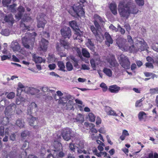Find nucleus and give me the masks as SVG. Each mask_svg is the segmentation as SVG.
<instances>
[{
  "label": "nucleus",
  "mask_w": 158,
  "mask_h": 158,
  "mask_svg": "<svg viewBox=\"0 0 158 158\" xmlns=\"http://www.w3.org/2000/svg\"><path fill=\"white\" fill-rule=\"evenodd\" d=\"M16 124L20 128L23 127L24 126V122L23 120L19 119L16 121Z\"/></svg>",
  "instance_id": "obj_45"
},
{
  "label": "nucleus",
  "mask_w": 158,
  "mask_h": 158,
  "mask_svg": "<svg viewBox=\"0 0 158 158\" xmlns=\"http://www.w3.org/2000/svg\"><path fill=\"white\" fill-rule=\"evenodd\" d=\"M57 65L59 67V69L61 71L65 72V65L63 62L61 61H58Z\"/></svg>",
  "instance_id": "obj_39"
},
{
  "label": "nucleus",
  "mask_w": 158,
  "mask_h": 158,
  "mask_svg": "<svg viewBox=\"0 0 158 158\" xmlns=\"http://www.w3.org/2000/svg\"><path fill=\"white\" fill-rule=\"evenodd\" d=\"M136 4L139 6H143L144 4V0H135Z\"/></svg>",
  "instance_id": "obj_54"
},
{
  "label": "nucleus",
  "mask_w": 158,
  "mask_h": 158,
  "mask_svg": "<svg viewBox=\"0 0 158 158\" xmlns=\"http://www.w3.org/2000/svg\"><path fill=\"white\" fill-rule=\"evenodd\" d=\"M121 66L125 69H129L130 64L128 58L124 55H122L118 57Z\"/></svg>",
  "instance_id": "obj_5"
},
{
  "label": "nucleus",
  "mask_w": 158,
  "mask_h": 158,
  "mask_svg": "<svg viewBox=\"0 0 158 158\" xmlns=\"http://www.w3.org/2000/svg\"><path fill=\"white\" fill-rule=\"evenodd\" d=\"M138 117L140 121H145L147 118V114L143 111H140L138 114Z\"/></svg>",
  "instance_id": "obj_27"
},
{
  "label": "nucleus",
  "mask_w": 158,
  "mask_h": 158,
  "mask_svg": "<svg viewBox=\"0 0 158 158\" xmlns=\"http://www.w3.org/2000/svg\"><path fill=\"white\" fill-rule=\"evenodd\" d=\"M69 25L70 27L74 30L76 31H79L78 27L77 24L76 22L75 21H73L69 22Z\"/></svg>",
  "instance_id": "obj_30"
},
{
  "label": "nucleus",
  "mask_w": 158,
  "mask_h": 158,
  "mask_svg": "<svg viewBox=\"0 0 158 158\" xmlns=\"http://www.w3.org/2000/svg\"><path fill=\"white\" fill-rule=\"evenodd\" d=\"M48 40L42 38L40 43V46L41 49L43 51H46L48 48Z\"/></svg>",
  "instance_id": "obj_14"
},
{
  "label": "nucleus",
  "mask_w": 158,
  "mask_h": 158,
  "mask_svg": "<svg viewBox=\"0 0 158 158\" xmlns=\"http://www.w3.org/2000/svg\"><path fill=\"white\" fill-rule=\"evenodd\" d=\"M88 117L90 121L94 122L95 121L96 116L93 113H89Z\"/></svg>",
  "instance_id": "obj_47"
},
{
  "label": "nucleus",
  "mask_w": 158,
  "mask_h": 158,
  "mask_svg": "<svg viewBox=\"0 0 158 158\" xmlns=\"http://www.w3.org/2000/svg\"><path fill=\"white\" fill-rule=\"evenodd\" d=\"M62 135L63 139L67 141L69 140L73 135V132L70 128H64L62 130Z\"/></svg>",
  "instance_id": "obj_6"
},
{
  "label": "nucleus",
  "mask_w": 158,
  "mask_h": 158,
  "mask_svg": "<svg viewBox=\"0 0 158 158\" xmlns=\"http://www.w3.org/2000/svg\"><path fill=\"white\" fill-rule=\"evenodd\" d=\"M74 49L76 50L77 52L78 55L80 57L81 59L83 61H85V63H88L89 62L88 60H85V58H84L82 56L81 52V50L79 48H75Z\"/></svg>",
  "instance_id": "obj_36"
},
{
  "label": "nucleus",
  "mask_w": 158,
  "mask_h": 158,
  "mask_svg": "<svg viewBox=\"0 0 158 158\" xmlns=\"http://www.w3.org/2000/svg\"><path fill=\"white\" fill-rule=\"evenodd\" d=\"M16 6V4H13L12 5L10 6L8 5L7 6L6 8L8 9L10 11L12 12H14L15 11V7Z\"/></svg>",
  "instance_id": "obj_46"
},
{
  "label": "nucleus",
  "mask_w": 158,
  "mask_h": 158,
  "mask_svg": "<svg viewBox=\"0 0 158 158\" xmlns=\"http://www.w3.org/2000/svg\"><path fill=\"white\" fill-rule=\"evenodd\" d=\"M61 46H60L58 44H57L56 49L58 52V53L60 54L64 50V48L67 49H69L71 48L70 44L64 39H61L60 41Z\"/></svg>",
  "instance_id": "obj_4"
},
{
  "label": "nucleus",
  "mask_w": 158,
  "mask_h": 158,
  "mask_svg": "<svg viewBox=\"0 0 158 158\" xmlns=\"http://www.w3.org/2000/svg\"><path fill=\"white\" fill-rule=\"evenodd\" d=\"M20 26L21 29L23 31H25L26 30L29 31L30 30V27H29L26 26L24 23H21Z\"/></svg>",
  "instance_id": "obj_49"
},
{
  "label": "nucleus",
  "mask_w": 158,
  "mask_h": 158,
  "mask_svg": "<svg viewBox=\"0 0 158 158\" xmlns=\"http://www.w3.org/2000/svg\"><path fill=\"white\" fill-rule=\"evenodd\" d=\"M118 11L121 16L127 18L130 14H136L139 10L135 4L131 1L123 0L119 2Z\"/></svg>",
  "instance_id": "obj_2"
},
{
  "label": "nucleus",
  "mask_w": 158,
  "mask_h": 158,
  "mask_svg": "<svg viewBox=\"0 0 158 158\" xmlns=\"http://www.w3.org/2000/svg\"><path fill=\"white\" fill-rule=\"evenodd\" d=\"M90 138L93 140H96L99 139V136L96 134L92 133L91 134Z\"/></svg>",
  "instance_id": "obj_62"
},
{
  "label": "nucleus",
  "mask_w": 158,
  "mask_h": 158,
  "mask_svg": "<svg viewBox=\"0 0 158 158\" xmlns=\"http://www.w3.org/2000/svg\"><path fill=\"white\" fill-rule=\"evenodd\" d=\"M69 100L66 96H65L62 98H60L58 101V103L60 104H61L64 106L66 104Z\"/></svg>",
  "instance_id": "obj_28"
},
{
  "label": "nucleus",
  "mask_w": 158,
  "mask_h": 158,
  "mask_svg": "<svg viewBox=\"0 0 158 158\" xmlns=\"http://www.w3.org/2000/svg\"><path fill=\"white\" fill-rule=\"evenodd\" d=\"M52 151H54V155L55 158H58V157H62L64 156V154L62 152H59L60 151H56L55 150H54Z\"/></svg>",
  "instance_id": "obj_33"
},
{
  "label": "nucleus",
  "mask_w": 158,
  "mask_h": 158,
  "mask_svg": "<svg viewBox=\"0 0 158 158\" xmlns=\"http://www.w3.org/2000/svg\"><path fill=\"white\" fill-rule=\"evenodd\" d=\"M1 33L2 35L6 36L9 35L10 34L8 30L7 29H2Z\"/></svg>",
  "instance_id": "obj_55"
},
{
  "label": "nucleus",
  "mask_w": 158,
  "mask_h": 158,
  "mask_svg": "<svg viewBox=\"0 0 158 158\" xmlns=\"http://www.w3.org/2000/svg\"><path fill=\"white\" fill-rule=\"evenodd\" d=\"M74 103L72 100H69L66 104V106L67 109L72 110L73 107Z\"/></svg>",
  "instance_id": "obj_40"
},
{
  "label": "nucleus",
  "mask_w": 158,
  "mask_h": 158,
  "mask_svg": "<svg viewBox=\"0 0 158 158\" xmlns=\"http://www.w3.org/2000/svg\"><path fill=\"white\" fill-rule=\"evenodd\" d=\"M80 31H76L74 35V40H78V41L81 42L82 41V40L81 38V35L79 32Z\"/></svg>",
  "instance_id": "obj_31"
},
{
  "label": "nucleus",
  "mask_w": 158,
  "mask_h": 158,
  "mask_svg": "<svg viewBox=\"0 0 158 158\" xmlns=\"http://www.w3.org/2000/svg\"><path fill=\"white\" fill-rule=\"evenodd\" d=\"M94 18L95 19L94 21H99L101 23L105 22V20L103 18H102L99 16L97 14H95L94 16Z\"/></svg>",
  "instance_id": "obj_42"
},
{
  "label": "nucleus",
  "mask_w": 158,
  "mask_h": 158,
  "mask_svg": "<svg viewBox=\"0 0 158 158\" xmlns=\"http://www.w3.org/2000/svg\"><path fill=\"white\" fill-rule=\"evenodd\" d=\"M104 109L108 115L115 116H117V114L115 111L113 110L109 106H105L104 107Z\"/></svg>",
  "instance_id": "obj_15"
},
{
  "label": "nucleus",
  "mask_w": 158,
  "mask_h": 158,
  "mask_svg": "<svg viewBox=\"0 0 158 158\" xmlns=\"http://www.w3.org/2000/svg\"><path fill=\"white\" fill-rule=\"evenodd\" d=\"M16 108V105L13 103L10 104L6 107L5 113L6 115H10L14 112Z\"/></svg>",
  "instance_id": "obj_12"
},
{
  "label": "nucleus",
  "mask_w": 158,
  "mask_h": 158,
  "mask_svg": "<svg viewBox=\"0 0 158 158\" xmlns=\"http://www.w3.org/2000/svg\"><path fill=\"white\" fill-rule=\"evenodd\" d=\"M73 8L76 15L79 16H83L84 15L85 12L81 5L79 4L74 5Z\"/></svg>",
  "instance_id": "obj_8"
},
{
  "label": "nucleus",
  "mask_w": 158,
  "mask_h": 158,
  "mask_svg": "<svg viewBox=\"0 0 158 158\" xmlns=\"http://www.w3.org/2000/svg\"><path fill=\"white\" fill-rule=\"evenodd\" d=\"M82 53L83 56L87 58L90 57V54L88 51L85 49L83 48L82 49Z\"/></svg>",
  "instance_id": "obj_50"
},
{
  "label": "nucleus",
  "mask_w": 158,
  "mask_h": 158,
  "mask_svg": "<svg viewBox=\"0 0 158 158\" xmlns=\"http://www.w3.org/2000/svg\"><path fill=\"white\" fill-rule=\"evenodd\" d=\"M129 135V134L128 131L126 130H124L123 131L122 134L120 136V138L122 140H123L125 139L126 136Z\"/></svg>",
  "instance_id": "obj_43"
},
{
  "label": "nucleus",
  "mask_w": 158,
  "mask_h": 158,
  "mask_svg": "<svg viewBox=\"0 0 158 158\" xmlns=\"http://www.w3.org/2000/svg\"><path fill=\"white\" fill-rule=\"evenodd\" d=\"M86 46L89 48L91 51H93L94 50V45L93 43L90 40L88 39L86 43Z\"/></svg>",
  "instance_id": "obj_34"
},
{
  "label": "nucleus",
  "mask_w": 158,
  "mask_h": 158,
  "mask_svg": "<svg viewBox=\"0 0 158 158\" xmlns=\"http://www.w3.org/2000/svg\"><path fill=\"white\" fill-rule=\"evenodd\" d=\"M14 1L16 0H13ZM11 0H3L2 2L3 6L4 7H6L10 4L11 2Z\"/></svg>",
  "instance_id": "obj_58"
},
{
  "label": "nucleus",
  "mask_w": 158,
  "mask_h": 158,
  "mask_svg": "<svg viewBox=\"0 0 158 158\" xmlns=\"http://www.w3.org/2000/svg\"><path fill=\"white\" fill-rule=\"evenodd\" d=\"M11 55L9 54V55H3L1 57V60L2 61L11 58Z\"/></svg>",
  "instance_id": "obj_64"
},
{
  "label": "nucleus",
  "mask_w": 158,
  "mask_h": 158,
  "mask_svg": "<svg viewBox=\"0 0 158 158\" xmlns=\"http://www.w3.org/2000/svg\"><path fill=\"white\" fill-rule=\"evenodd\" d=\"M61 35L65 38H68L69 39L70 37L71 31L69 27L66 26L64 27L60 30Z\"/></svg>",
  "instance_id": "obj_9"
},
{
  "label": "nucleus",
  "mask_w": 158,
  "mask_h": 158,
  "mask_svg": "<svg viewBox=\"0 0 158 158\" xmlns=\"http://www.w3.org/2000/svg\"><path fill=\"white\" fill-rule=\"evenodd\" d=\"M94 154L100 158H110L109 154H107L106 152H98L96 148L93 149Z\"/></svg>",
  "instance_id": "obj_11"
},
{
  "label": "nucleus",
  "mask_w": 158,
  "mask_h": 158,
  "mask_svg": "<svg viewBox=\"0 0 158 158\" xmlns=\"http://www.w3.org/2000/svg\"><path fill=\"white\" fill-rule=\"evenodd\" d=\"M150 94L152 95L158 94V87L151 88L149 90Z\"/></svg>",
  "instance_id": "obj_51"
},
{
  "label": "nucleus",
  "mask_w": 158,
  "mask_h": 158,
  "mask_svg": "<svg viewBox=\"0 0 158 158\" xmlns=\"http://www.w3.org/2000/svg\"><path fill=\"white\" fill-rule=\"evenodd\" d=\"M117 29H118V31H119L122 34H124L125 33L124 29L122 28L120 25H118Z\"/></svg>",
  "instance_id": "obj_63"
},
{
  "label": "nucleus",
  "mask_w": 158,
  "mask_h": 158,
  "mask_svg": "<svg viewBox=\"0 0 158 158\" xmlns=\"http://www.w3.org/2000/svg\"><path fill=\"white\" fill-rule=\"evenodd\" d=\"M109 8L114 15H116L117 14V5L114 2L111 3L110 5Z\"/></svg>",
  "instance_id": "obj_25"
},
{
  "label": "nucleus",
  "mask_w": 158,
  "mask_h": 158,
  "mask_svg": "<svg viewBox=\"0 0 158 158\" xmlns=\"http://www.w3.org/2000/svg\"><path fill=\"white\" fill-rule=\"evenodd\" d=\"M52 145H53L54 150L56 151H60L62 149L61 144L58 141H55Z\"/></svg>",
  "instance_id": "obj_23"
},
{
  "label": "nucleus",
  "mask_w": 158,
  "mask_h": 158,
  "mask_svg": "<svg viewBox=\"0 0 158 158\" xmlns=\"http://www.w3.org/2000/svg\"><path fill=\"white\" fill-rule=\"evenodd\" d=\"M45 15L43 14H41L37 16V26L38 28H44L47 23L44 17Z\"/></svg>",
  "instance_id": "obj_7"
},
{
  "label": "nucleus",
  "mask_w": 158,
  "mask_h": 158,
  "mask_svg": "<svg viewBox=\"0 0 158 158\" xmlns=\"http://www.w3.org/2000/svg\"><path fill=\"white\" fill-rule=\"evenodd\" d=\"M77 148L78 149H83L84 147V142L83 140L77 141L76 143Z\"/></svg>",
  "instance_id": "obj_41"
},
{
  "label": "nucleus",
  "mask_w": 158,
  "mask_h": 158,
  "mask_svg": "<svg viewBox=\"0 0 158 158\" xmlns=\"http://www.w3.org/2000/svg\"><path fill=\"white\" fill-rule=\"evenodd\" d=\"M25 92L29 93L32 95H35L39 93L40 90L33 87H26L25 88Z\"/></svg>",
  "instance_id": "obj_16"
},
{
  "label": "nucleus",
  "mask_w": 158,
  "mask_h": 158,
  "mask_svg": "<svg viewBox=\"0 0 158 158\" xmlns=\"http://www.w3.org/2000/svg\"><path fill=\"white\" fill-rule=\"evenodd\" d=\"M69 147L71 151L74 152L76 148H77V145L73 143H71L69 144Z\"/></svg>",
  "instance_id": "obj_59"
},
{
  "label": "nucleus",
  "mask_w": 158,
  "mask_h": 158,
  "mask_svg": "<svg viewBox=\"0 0 158 158\" xmlns=\"http://www.w3.org/2000/svg\"><path fill=\"white\" fill-rule=\"evenodd\" d=\"M103 72L107 76L109 77H110L112 75V72L110 69L104 68L103 69Z\"/></svg>",
  "instance_id": "obj_44"
},
{
  "label": "nucleus",
  "mask_w": 158,
  "mask_h": 158,
  "mask_svg": "<svg viewBox=\"0 0 158 158\" xmlns=\"http://www.w3.org/2000/svg\"><path fill=\"white\" fill-rule=\"evenodd\" d=\"M5 21L7 22L10 26H12L14 23L15 20L11 15H6L4 17Z\"/></svg>",
  "instance_id": "obj_20"
},
{
  "label": "nucleus",
  "mask_w": 158,
  "mask_h": 158,
  "mask_svg": "<svg viewBox=\"0 0 158 158\" xmlns=\"http://www.w3.org/2000/svg\"><path fill=\"white\" fill-rule=\"evenodd\" d=\"M37 107V105L35 102H32L28 106V108L27 110V114L30 115L31 113L32 110L33 109Z\"/></svg>",
  "instance_id": "obj_29"
},
{
  "label": "nucleus",
  "mask_w": 158,
  "mask_h": 158,
  "mask_svg": "<svg viewBox=\"0 0 158 158\" xmlns=\"http://www.w3.org/2000/svg\"><path fill=\"white\" fill-rule=\"evenodd\" d=\"M31 117L30 119H28V121L29 123V125L31 126H33L35 128L36 124L37 123L38 121L36 118L31 117V116L30 115Z\"/></svg>",
  "instance_id": "obj_26"
},
{
  "label": "nucleus",
  "mask_w": 158,
  "mask_h": 158,
  "mask_svg": "<svg viewBox=\"0 0 158 158\" xmlns=\"http://www.w3.org/2000/svg\"><path fill=\"white\" fill-rule=\"evenodd\" d=\"M17 13L15 15V17L18 20L20 19L23 16V15L24 11V9L23 7L19 6L17 9Z\"/></svg>",
  "instance_id": "obj_19"
},
{
  "label": "nucleus",
  "mask_w": 158,
  "mask_h": 158,
  "mask_svg": "<svg viewBox=\"0 0 158 158\" xmlns=\"http://www.w3.org/2000/svg\"><path fill=\"white\" fill-rule=\"evenodd\" d=\"M41 90L44 92H48L51 93L52 95H53L55 93V91L53 90L50 89L49 88L46 86H44L42 88Z\"/></svg>",
  "instance_id": "obj_35"
},
{
  "label": "nucleus",
  "mask_w": 158,
  "mask_h": 158,
  "mask_svg": "<svg viewBox=\"0 0 158 158\" xmlns=\"http://www.w3.org/2000/svg\"><path fill=\"white\" fill-rule=\"evenodd\" d=\"M90 29L91 31L95 36L97 40L101 42L104 40L103 36L101 33H98L97 30L93 26H90Z\"/></svg>",
  "instance_id": "obj_10"
},
{
  "label": "nucleus",
  "mask_w": 158,
  "mask_h": 158,
  "mask_svg": "<svg viewBox=\"0 0 158 158\" xmlns=\"http://www.w3.org/2000/svg\"><path fill=\"white\" fill-rule=\"evenodd\" d=\"M36 34L35 32L32 33H26V35L22 38V44L24 47L26 48H30L32 47Z\"/></svg>",
  "instance_id": "obj_3"
},
{
  "label": "nucleus",
  "mask_w": 158,
  "mask_h": 158,
  "mask_svg": "<svg viewBox=\"0 0 158 158\" xmlns=\"http://www.w3.org/2000/svg\"><path fill=\"white\" fill-rule=\"evenodd\" d=\"M127 39L128 42L132 44L131 46H128L125 44L126 40L123 38H118L117 40L116 44L123 51L136 52L138 51H143L148 48L147 43L143 39L135 37L133 40L131 36L128 35Z\"/></svg>",
  "instance_id": "obj_1"
},
{
  "label": "nucleus",
  "mask_w": 158,
  "mask_h": 158,
  "mask_svg": "<svg viewBox=\"0 0 158 158\" xmlns=\"http://www.w3.org/2000/svg\"><path fill=\"white\" fill-rule=\"evenodd\" d=\"M76 120L77 121L82 122L84 120L83 116L80 114H78L76 118Z\"/></svg>",
  "instance_id": "obj_60"
},
{
  "label": "nucleus",
  "mask_w": 158,
  "mask_h": 158,
  "mask_svg": "<svg viewBox=\"0 0 158 158\" xmlns=\"http://www.w3.org/2000/svg\"><path fill=\"white\" fill-rule=\"evenodd\" d=\"M27 101L26 98H24L21 96H20L16 98L15 102L17 105H20L22 102H25Z\"/></svg>",
  "instance_id": "obj_38"
},
{
  "label": "nucleus",
  "mask_w": 158,
  "mask_h": 158,
  "mask_svg": "<svg viewBox=\"0 0 158 158\" xmlns=\"http://www.w3.org/2000/svg\"><path fill=\"white\" fill-rule=\"evenodd\" d=\"M80 31H76L74 35V40H78V41L81 42L82 41V40L81 38V35L79 32Z\"/></svg>",
  "instance_id": "obj_32"
},
{
  "label": "nucleus",
  "mask_w": 158,
  "mask_h": 158,
  "mask_svg": "<svg viewBox=\"0 0 158 158\" xmlns=\"http://www.w3.org/2000/svg\"><path fill=\"white\" fill-rule=\"evenodd\" d=\"M32 60L35 63H40L45 62V60L44 59L42 58L41 57L36 56L35 54H32Z\"/></svg>",
  "instance_id": "obj_21"
},
{
  "label": "nucleus",
  "mask_w": 158,
  "mask_h": 158,
  "mask_svg": "<svg viewBox=\"0 0 158 158\" xmlns=\"http://www.w3.org/2000/svg\"><path fill=\"white\" fill-rule=\"evenodd\" d=\"M100 87L102 88L103 92H105L107 90V87L106 84L104 83H102L101 84Z\"/></svg>",
  "instance_id": "obj_56"
},
{
  "label": "nucleus",
  "mask_w": 158,
  "mask_h": 158,
  "mask_svg": "<svg viewBox=\"0 0 158 158\" xmlns=\"http://www.w3.org/2000/svg\"><path fill=\"white\" fill-rule=\"evenodd\" d=\"M109 90L112 93H117L120 90V87L116 85H111L109 88Z\"/></svg>",
  "instance_id": "obj_24"
},
{
  "label": "nucleus",
  "mask_w": 158,
  "mask_h": 158,
  "mask_svg": "<svg viewBox=\"0 0 158 158\" xmlns=\"http://www.w3.org/2000/svg\"><path fill=\"white\" fill-rule=\"evenodd\" d=\"M30 134V132L29 131H25L22 132L21 136L22 137L24 138L27 137V136H29Z\"/></svg>",
  "instance_id": "obj_57"
},
{
  "label": "nucleus",
  "mask_w": 158,
  "mask_h": 158,
  "mask_svg": "<svg viewBox=\"0 0 158 158\" xmlns=\"http://www.w3.org/2000/svg\"><path fill=\"white\" fill-rule=\"evenodd\" d=\"M10 48L14 52H19L21 49L20 46L16 40L11 42Z\"/></svg>",
  "instance_id": "obj_13"
},
{
  "label": "nucleus",
  "mask_w": 158,
  "mask_h": 158,
  "mask_svg": "<svg viewBox=\"0 0 158 158\" xmlns=\"http://www.w3.org/2000/svg\"><path fill=\"white\" fill-rule=\"evenodd\" d=\"M5 94L7 95L6 97L9 99H12L15 96V93L13 92H10L9 93L6 92L5 93Z\"/></svg>",
  "instance_id": "obj_48"
},
{
  "label": "nucleus",
  "mask_w": 158,
  "mask_h": 158,
  "mask_svg": "<svg viewBox=\"0 0 158 158\" xmlns=\"http://www.w3.org/2000/svg\"><path fill=\"white\" fill-rule=\"evenodd\" d=\"M105 37L106 41L105 42L106 44L108 46H110V44H112L113 43V40L110 35L107 32H105L104 34Z\"/></svg>",
  "instance_id": "obj_22"
},
{
  "label": "nucleus",
  "mask_w": 158,
  "mask_h": 158,
  "mask_svg": "<svg viewBox=\"0 0 158 158\" xmlns=\"http://www.w3.org/2000/svg\"><path fill=\"white\" fill-rule=\"evenodd\" d=\"M144 99L142 98L136 101L135 104V106L136 107H140L142 105V102Z\"/></svg>",
  "instance_id": "obj_53"
},
{
  "label": "nucleus",
  "mask_w": 158,
  "mask_h": 158,
  "mask_svg": "<svg viewBox=\"0 0 158 158\" xmlns=\"http://www.w3.org/2000/svg\"><path fill=\"white\" fill-rule=\"evenodd\" d=\"M66 66L67 70L69 71H71L73 69V66L69 62L66 63Z\"/></svg>",
  "instance_id": "obj_52"
},
{
  "label": "nucleus",
  "mask_w": 158,
  "mask_h": 158,
  "mask_svg": "<svg viewBox=\"0 0 158 158\" xmlns=\"http://www.w3.org/2000/svg\"><path fill=\"white\" fill-rule=\"evenodd\" d=\"M152 48L154 51L158 52V44L154 43L152 45Z\"/></svg>",
  "instance_id": "obj_61"
},
{
  "label": "nucleus",
  "mask_w": 158,
  "mask_h": 158,
  "mask_svg": "<svg viewBox=\"0 0 158 158\" xmlns=\"http://www.w3.org/2000/svg\"><path fill=\"white\" fill-rule=\"evenodd\" d=\"M100 62V60L99 57H97V58H95L94 59H92L90 60V64L93 70H96V65H98L99 64Z\"/></svg>",
  "instance_id": "obj_18"
},
{
  "label": "nucleus",
  "mask_w": 158,
  "mask_h": 158,
  "mask_svg": "<svg viewBox=\"0 0 158 158\" xmlns=\"http://www.w3.org/2000/svg\"><path fill=\"white\" fill-rule=\"evenodd\" d=\"M18 88L17 92L18 93L17 94V96H19V95H20V94H19L18 92L19 91H22L23 90H24V91L25 92V88L26 87H28V86H25L23 85L21 83L19 82L18 84Z\"/></svg>",
  "instance_id": "obj_37"
},
{
  "label": "nucleus",
  "mask_w": 158,
  "mask_h": 158,
  "mask_svg": "<svg viewBox=\"0 0 158 158\" xmlns=\"http://www.w3.org/2000/svg\"><path fill=\"white\" fill-rule=\"evenodd\" d=\"M107 60L110 66V68L116 67L118 65L114 56H111L110 58H107Z\"/></svg>",
  "instance_id": "obj_17"
}]
</instances>
